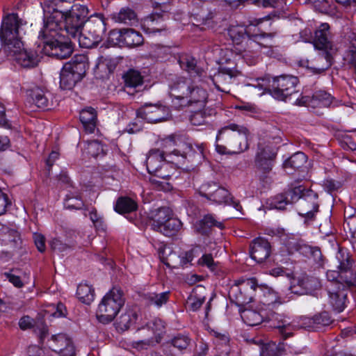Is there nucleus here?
<instances>
[{"mask_svg":"<svg viewBox=\"0 0 356 356\" xmlns=\"http://www.w3.org/2000/svg\"><path fill=\"white\" fill-rule=\"evenodd\" d=\"M248 129L245 127L235 123L222 127L216 136V151L221 154L243 152L248 148Z\"/></svg>","mask_w":356,"mask_h":356,"instance_id":"1","label":"nucleus"},{"mask_svg":"<svg viewBox=\"0 0 356 356\" xmlns=\"http://www.w3.org/2000/svg\"><path fill=\"white\" fill-rule=\"evenodd\" d=\"M169 88L170 96L179 100L181 106H203L208 99L207 90L191 78L176 77L170 82Z\"/></svg>","mask_w":356,"mask_h":356,"instance_id":"2","label":"nucleus"},{"mask_svg":"<svg viewBox=\"0 0 356 356\" xmlns=\"http://www.w3.org/2000/svg\"><path fill=\"white\" fill-rule=\"evenodd\" d=\"M298 79L291 75H281L275 77H264L254 80L252 83H247L245 86L253 90H258L260 95L265 92L269 93L277 100L286 101L293 94L297 92L296 87Z\"/></svg>","mask_w":356,"mask_h":356,"instance_id":"3","label":"nucleus"},{"mask_svg":"<svg viewBox=\"0 0 356 356\" xmlns=\"http://www.w3.org/2000/svg\"><path fill=\"white\" fill-rule=\"evenodd\" d=\"M124 304L123 292L120 289L113 287L102 298L99 304L96 316L104 324L113 321Z\"/></svg>","mask_w":356,"mask_h":356,"instance_id":"4","label":"nucleus"},{"mask_svg":"<svg viewBox=\"0 0 356 356\" xmlns=\"http://www.w3.org/2000/svg\"><path fill=\"white\" fill-rule=\"evenodd\" d=\"M277 150L273 143L264 139H260L257 144V151L254 164L259 179L265 183L270 181L268 175L271 172Z\"/></svg>","mask_w":356,"mask_h":356,"instance_id":"5","label":"nucleus"},{"mask_svg":"<svg viewBox=\"0 0 356 356\" xmlns=\"http://www.w3.org/2000/svg\"><path fill=\"white\" fill-rule=\"evenodd\" d=\"M89 9L86 5L74 3L62 23L60 33H66L67 37H76L88 21Z\"/></svg>","mask_w":356,"mask_h":356,"instance_id":"6","label":"nucleus"},{"mask_svg":"<svg viewBox=\"0 0 356 356\" xmlns=\"http://www.w3.org/2000/svg\"><path fill=\"white\" fill-rule=\"evenodd\" d=\"M199 193L202 197L217 204L232 206L238 211L242 209L240 202L234 199L228 190L217 182L207 181L202 184L200 187Z\"/></svg>","mask_w":356,"mask_h":356,"instance_id":"7","label":"nucleus"},{"mask_svg":"<svg viewBox=\"0 0 356 356\" xmlns=\"http://www.w3.org/2000/svg\"><path fill=\"white\" fill-rule=\"evenodd\" d=\"M338 262L339 270H328L326 277L328 281L327 286H331L334 283L341 285H353V273L351 271L352 261L349 253L343 248H339L336 255Z\"/></svg>","mask_w":356,"mask_h":356,"instance_id":"8","label":"nucleus"},{"mask_svg":"<svg viewBox=\"0 0 356 356\" xmlns=\"http://www.w3.org/2000/svg\"><path fill=\"white\" fill-rule=\"evenodd\" d=\"M21 19L17 14L10 13L3 17L0 29V40L3 50H10L11 47L19 48L22 41L19 38V28Z\"/></svg>","mask_w":356,"mask_h":356,"instance_id":"9","label":"nucleus"},{"mask_svg":"<svg viewBox=\"0 0 356 356\" xmlns=\"http://www.w3.org/2000/svg\"><path fill=\"white\" fill-rule=\"evenodd\" d=\"M257 286V281L254 277L242 280L231 286L229 298L237 306L243 307L252 301L253 293Z\"/></svg>","mask_w":356,"mask_h":356,"instance_id":"10","label":"nucleus"},{"mask_svg":"<svg viewBox=\"0 0 356 356\" xmlns=\"http://www.w3.org/2000/svg\"><path fill=\"white\" fill-rule=\"evenodd\" d=\"M318 195L311 189H307L298 204V215L305 218V222L308 223L315 219L316 213L318 211Z\"/></svg>","mask_w":356,"mask_h":356,"instance_id":"11","label":"nucleus"},{"mask_svg":"<svg viewBox=\"0 0 356 356\" xmlns=\"http://www.w3.org/2000/svg\"><path fill=\"white\" fill-rule=\"evenodd\" d=\"M239 72L234 66H220L218 72L211 77V80L218 90L228 94Z\"/></svg>","mask_w":356,"mask_h":356,"instance_id":"12","label":"nucleus"},{"mask_svg":"<svg viewBox=\"0 0 356 356\" xmlns=\"http://www.w3.org/2000/svg\"><path fill=\"white\" fill-rule=\"evenodd\" d=\"M137 116L147 122L156 123L166 120L170 116V110L161 104H146L137 111Z\"/></svg>","mask_w":356,"mask_h":356,"instance_id":"13","label":"nucleus"},{"mask_svg":"<svg viewBox=\"0 0 356 356\" xmlns=\"http://www.w3.org/2000/svg\"><path fill=\"white\" fill-rule=\"evenodd\" d=\"M352 286L346 284L343 286L337 283L326 286L329 301L334 310L341 312L345 309L347 296Z\"/></svg>","mask_w":356,"mask_h":356,"instance_id":"14","label":"nucleus"},{"mask_svg":"<svg viewBox=\"0 0 356 356\" xmlns=\"http://www.w3.org/2000/svg\"><path fill=\"white\" fill-rule=\"evenodd\" d=\"M297 286L293 285L290 286L291 293L295 294H309L318 297V292L321 291L322 284L320 280L314 276L305 275L299 277L297 280Z\"/></svg>","mask_w":356,"mask_h":356,"instance_id":"15","label":"nucleus"},{"mask_svg":"<svg viewBox=\"0 0 356 356\" xmlns=\"http://www.w3.org/2000/svg\"><path fill=\"white\" fill-rule=\"evenodd\" d=\"M48 346L60 356H75V347L73 342L65 334L52 335L48 340Z\"/></svg>","mask_w":356,"mask_h":356,"instance_id":"16","label":"nucleus"},{"mask_svg":"<svg viewBox=\"0 0 356 356\" xmlns=\"http://www.w3.org/2000/svg\"><path fill=\"white\" fill-rule=\"evenodd\" d=\"M23 43L19 45V48L13 47L10 50H3L8 56L15 57L16 61L23 67L30 68L35 67L39 58L37 54L32 50L22 49Z\"/></svg>","mask_w":356,"mask_h":356,"instance_id":"17","label":"nucleus"},{"mask_svg":"<svg viewBox=\"0 0 356 356\" xmlns=\"http://www.w3.org/2000/svg\"><path fill=\"white\" fill-rule=\"evenodd\" d=\"M271 245L264 238H257L250 244L249 253L250 257L257 263L266 261L271 254Z\"/></svg>","mask_w":356,"mask_h":356,"instance_id":"18","label":"nucleus"},{"mask_svg":"<svg viewBox=\"0 0 356 356\" xmlns=\"http://www.w3.org/2000/svg\"><path fill=\"white\" fill-rule=\"evenodd\" d=\"M330 51H321L311 61H307L306 67L314 74H321L332 65L333 57Z\"/></svg>","mask_w":356,"mask_h":356,"instance_id":"19","label":"nucleus"},{"mask_svg":"<svg viewBox=\"0 0 356 356\" xmlns=\"http://www.w3.org/2000/svg\"><path fill=\"white\" fill-rule=\"evenodd\" d=\"M314 45L321 51L334 52L332 42L330 40V26L327 23L321 24L315 32Z\"/></svg>","mask_w":356,"mask_h":356,"instance_id":"20","label":"nucleus"},{"mask_svg":"<svg viewBox=\"0 0 356 356\" xmlns=\"http://www.w3.org/2000/svg\"><path fill=\"white\" fill-rule=\"evenodd\" d=\"M83 28L86 29V31L102 40L106 31V23L104 15L100 13L91 15Z\"/></svg>","mask_w":356,"mask_h":356,"instance_id":"21","label":"nucleus"},{"mask_svg":"<svg viewBox=\"0 0 356 356\" xmlns=\"http://www.w3.org/2000/svg\"><path fill=\"white\" fill-rule=\"evenodd\" d=\"M0 243L9 249L17 250L21 248L22 240L17 229L3 227L0 229Z\"/></svg>","mask_w":356,"mask_h":356,"instance_id":"22","label":"nucleus"},{"mask_svg":"<svg viewBox=\"0 0 356 356\" xmlns=\"http://www.w3.org/2000/svg\"><path fill=\"white\" fill-rule=\"evenodd\" d=\"M298 100L300 104L313 108L327 107L332 102V97L325 91L318 90L315 92L312 96H304Z\"/></svg>","mask_w":356,"mask_h":356,"instance_id":"23","label":"nucleus"},{"mask_svg":"<svg viewBox=\"0 0 356 356\" xmlns=\"http://www.w3.org/2000/svg\"><path fill=\"white\" fill-rule=\"evenodd\" d=\"M164 20L165 15H161L160 13L155 11L143 19V29L148 34L161 33L166 29Z\"/></svg>","mask_w":356,"mask_h":356,"instance_id":"24","label":"nucleus"},{"mask_svg":"<svg viewBox=\"0 0 356 356\" xmlns=\"http://www.w3.org/2000/svg\"><path fill=\"white\" fill-rule=\"evenodd\" d=\"M213 227L223 229L225 226L222 222L217 220L211 214L204 216L194 225L195 232L202 236H209Z\"/></svg>","mask_w":356,"mask_h":356,"instance_id":"25","label":"nucleus"},{"mask_svg":"<svg viewBox=\"0 0 356 356\" xmlns=\"http://www.w3.org/2000/svg\"><path fill=\"white\" fill-rule=\"evenodd\" d=\"M111 34H118L119 42L130 47L141 45L144 40L143 35L133 29H120L118 31H112Z\"/></svg>","mask_w":356,"mask_h":356,"instance_id":"26","label":"nucleus"},{"mask_svg":"<svg viewBox=\"0 0 356 356\" xmlns=\"http://www.w3.org/2000/svg\"><path fill=\"white\" fill-rule=\"evenodd\" d=\"M63 68L82 79L88 68V58L83 54L75 55L64 65Z\"/></svg>","mask_w":356,"mask_h":356,"instance_id":"27","label":"nucleus"},{"mask_svg":"<svg viewBox=\"0 0 356 356\" xmlns=\"http://www.w3.org/2000/svg\"><path fill=\"white\" fill-rule=\"evenodd\" d=\"M178 62L181 68L186 71L191 76L203 77L206 74L205 71L197 65L196 59L191 55H181L179 57Z\"/></svg>","mask_w":356,"mask_h":356,"instance_id":"28","label":"nucleus"},{"mask_svg":"<svg viewBox=\"0 0 356 356\" xmlns=\"http://www.w3.org/2000/svg\"><path fill=\"white\" fill-rule=\"evenodd\" d=\"M167 151L160 150L159 149H151L146 159V165L148 172L151 175L165 165V155Z\"/></svg>","mask_w":356,"mask_h":356,"instance_id":"29","label":"nucleus"},{"mask_svg":"<svg viewBox=\"0 0 356 356\" xmlns=\"http://www.w3.org/2000/svg\"><path fill=\"white\" fill-rule=\"evenodd\" d=\"M170 216H172V210L166 207L151 210L149 213V218L152 221L153 229L157 232Z\"/></svg>","mask_w":356,"mask_h":356,"instance_id":"30","label":"nucleus"},{"mask_svg":"<svg viewBox=\"0 0 356 356\" xmlns=\"http://www.w3.org/2000/svg\"><path fill=\"white\" fill-rule=\"evenodd\" d=\"M305 327L313 330H319L329 326L333 322L330 315L327 312H323L314 315L312 318H304Z\"/></svg>","mask_w":356,"mask_h":356,"instance_id":"31","label":"nucleus"},{"mask_svg":"<svg viewBox=\"0 0 356 356\" xmlns=\"http://www.w3.org/2000/svg\"><path fill=\"white\" fill-rule=\"evenodd\" d=\"M80 121L85 129L92 133L97 124V111L92 107H88L80 112Z\"/></svg>","mask_w":356,"mask_h":356,"instance_id":"32","label":"nucleus"},{"mask_svg":"<svg viewBox=\"0 0 356 356\" xmlns=\"http://www.w3.org/2000/svg\"><path fill=\"white\" fill-rule=\"evenodd\" d=\"M114 209L120 214L131 213L138 209V203L129 197L122 196L118 198Z\"/></svg>","mask_w":356,"mask_h":356,"instance_id":"33","label":"nucleus"},{"mask_svg":"<svg viewBox=\"0 0 356 356\" xmlns=\"http://www.w3.org/2000/svg\"><path fill=\"white\" fill-rule=\"evenodd\" d=\"M67 38L70 40H74L75 42H78L80 47L87 49L95 47L102 41L99 38H97V37L86 31L84 28L80 30V33L76 37Z\"/></svg>","mask_w":356,"mask_h":356,"instance_id":"34","label":"nucleus"},{"mask_svg":"<svg viewBox=\"0 0 356 356\" xmlns=\"http://www.w3.org/2000/svg\"><path fill=\"white\" fill-rule=\"evenodd\" d=\"M112 19L115 22L125 24L130 26L135 24L138 22L136 12L129 7L122 8L118 13H114Z\"/></svg>","mask_w":356,"mask_h":356,"instance_id":"35","label":"nucleus"},{"mask_svg":"<svg viewBox=\"0 0 356 356\" xmlns=\"http://www.w3.org/2000/svg\"><path fill=\"white\" fill-rule=\"evenodd\" d=\"M343 67L351 76L356 74V36L351 41V47L343 57Z\"/></svg>","mask_w":356,"mask_h":356,"instance_id":"36","label":"nucleus"},{"mask_svg":"<svg viewBox=\"0 0 356 356\" xmlns=\"http://www.w3.org/2000/svg\"><path fill=\"white\" fill-rule=\"evenodd\" d=\"M182 227V222L177 218H173L172 216L166 220L162 225V227L157 232L162 233L166 236H175Z\"/></svg>","mask_w":356,"mask_h":356,"instance_id":"37","label":"nucleus"},{"mask_svg":"<svg viewBox=\"0 0 356 356\" xmlns=\"http://www.w3.org/2000/svg\"><path fill=\"white\" fill-rule=\"evenodd\" d=\"M307 160L305 154L301 152H298L287 159L283 166L286 170H297L305 165Z\"/></svg>","mask_w":356,"mask_h":356,"instance_id":"38","label":"nucleus"},{"mask_svg":"<svg viewBox=\"0 0 356 356\" xmlns=\"http://www.w3.org/2000/svg\"><path fill=\"white\" fill-rule=\"evenodd\" d=\"M277 35V32L266 33L261 31L259 33L252 34L249 39L262 47H271L273 44L274 38Z\"/></svg>","mask_w":356,"mask_h":356,"instance_id":"39","label":"nucleus"},{"mask_svg":"<svg viewBox=\"0 0 356 356\" xmlns=\"http://www.w3.org/2000/svg\"><path fill=\"white\" fill-rule=\"evenodd\" d=\"M280 316L278 314L272 313L268 318L269 321H277V324L274 325V327L279 330L283 339L285 340L287 337L292 335L291 325L288 320L280 319Z\"/></svg>","mask_w":356,"mask_h":356,"instance_id":"40","label":"nucleus"},{"mask_svg":"<svg viewBox=\"0 0 356 356\" xmlns=\"http://www.w3.org/2000/svg\"><path fill=\"white\" fill-rule=\"evenodd\" d=\"M81 79L63 67L60 74V86L63 90H71Z\"/></svg>","mask_w":356,"mask_h":356,"instance_id":"41","label":"nucleus"},{"mask_svg":"<svg viewBox=\"0 0 356 356\" xmlns=\"http://www.w3.org/2000/svg\"><path fill=\"white\" fill-rule=\"evenodd\" d=\"M29 97L37 107L49 109V101L44 91L40 88H34L29 91Z\"/></svg>","mask_w":356,"mask_h":356,"instance_id":"42","label":"nucleus"},{"mask_svg":"<svg viewBox=\"0 0 356 356\" xmlns=\"http://www.w3.org/2000/svg\"><path fill=\"white\" fill-rule=\"evenodd\" d=\"M137 318L136 312L133 309H129L120 316L117 323L118 328L122 331H125L136 323Z\"/></svg>","mask_w":356,"mask_h":356,"instance_id":"43","label":"nucleus"},{"mask_svg":"<svg viewBox=\"0 0 356 356\" xmlns=\"http://www.w3.org/2000/svg\"><path fill=\"white\" fill-rule=\"evenodd\" d=\"M241 316L244 323L250 326L258 325L264 321L263 315L253 309H245Z\"/></svg>","mask_w":356,"mask_h":356,"instance_id":"44","label":"nucleus"},{"mask_svg":"<svg viewBox=\"0 0 356 356\" xmlns=\"http://www.w3.org/2000/svg\"><path fill=\"white\" fill-rule=\"evenodd\" d=\"M78 298L85 304H90L94 299L95 291L92 286L80 284L76 290Z\"/></svg>","mask_w":356,"mask_h":356,"instance_id":"45","label":"nucleus"},{"mask_svg":"<svg viewBox=\"0 0 356 356\" xmlns=\"http://www.w3.org/2000/svg\"><path fill=\"white\" fill-rule=\"evenodd\" d=\"M127 88H136L143 83V77L140 73L135 70H129L123 76Z\"/></svg>","mask_w":356,"mask_h":356,"instance_id":"46","label":"nucleus"},{"mask_svg":"<svg viewBox=\"0 0 356 356\" xmlns=\"http://www.w3.org/2000/svg\"><path fill=\"white\" fill-rule=\"evenodd\" d=\"M228 35L233 42L236 44H241L245 35L248 38L250 35L247 31V28L241 25L231 26L228 29Z\"/></svg>","mask_w":356,"mask_h":356,"instance_id":"47","label":"nucleus"},{"mask_svg":"<svg viewBox=\"0 0 356 356\" xmlns=\"http://www.w3.org/2000/svg\"><path fill=\"white\" fill-rule=\"evenodd\" d=\"M216 112L215 109L206 108L203 111H198L193 113L190 118V120L193 125L200 126L207 123V118L216 115Z\"/></svg>","mask_w":356,"mask_h":356,"instance_id":"48","label":"nucleus"},{"mask_svg":"<svg viewBox=\"0 0 356 356\" xmlns=\"http://www.w3.org/2000/svg\"><path fill=\"white\" fill-rule=\"evenodd\" d=\"M84 152L92 157L106 154L104 146L98 140L88 141L84 147Z\"/></svg>","mask_w":356,"mask_h":356,"instance_id":"49","label":"nucleus"},{"mask_svg":"<svg viewBox=\"0 0 356 356\" xmlns=\"http://www.w3.org/2000/svg\"><path fill=\"white\" fill-rule=\"evenodd\" d=\"M289 204L287 197H285L284 193L277 194L270 198L266 202V207L270 209L284 210L286 205Z\"/></svg>","mask_w":356,"mask_h":356,"instance_id":"50","label":"nucleus"},{"mask_svg":"<svg viewBox=\"0 0 356 356\" xmlns=\"http://www.w3.org/2000/svg\"><path fill=\"white\" fill-rule=\"evenodd\" d=\"M170 292L165 291L161 293H151L145 296L147 302L151 305L161 307L167 303L169 300Z\"/></svg>","mask_w":356,"mask_h":356,"instance_id":"51","label":"nucleus"},{"mask_svg":"<svg viewBox=\"0 0 356 356\" xmlns=\"http://www.w3.org/2000/svg\"><path fill=\"white\" fill-rule=\"evenodd\" d=\"M307 191V188L302 186H298L295 187L289 188L288 190L284 192L285 197H287L289 204H293L297 201L300 202L305 192Z\"/></svg>","mask_w":356,"mask_h":356,"instance_id":"52","label":"nucleus"},{"mask_svg":"<svg viewBox=\"0 0 356 356\" xmlns=\"http://www.w3.org/2000/svg\"><path fill=\"white\" fill-rule=\"evenodd\" d=\"M287 344L280 342L278 344L275 343H268L263 350V355L267 356H282L286 352Z\"/></svg>","mask_w":356,"mask_h":356,"instance_id":"53","label":"nucleus"},{"mask_svg":"<svg viewBox=\"0 0 356 356\" xmlns=\"http://www.w3.org/2000/svg\"><path fill=\"white\" fill-rule=\"evenodd\" d=\"M170 343L175 348L182 350L186 349L189 346L191 343V339L187 334L179 333L171 339Z\"/></svg>","mask_w":356,"mask_h":356,"instance_id":"54","label":"nucleus"},{"mask_svg":"<svg viewBox=\"0 0 356 356\" xmlns=\"http://www.w3.org/2000/svg\"><path fill=\"white\" fill-rule=\"evenodd\" d=\"M64 205L67 209H81L84 206V204L78 193L76 195L70 193L66 195Z\"/></svg>","mask_w":356,"mask_h":356,"instance_id":"55","label":"nucleus"},{"mask_svg":"<svg viewBox=\"0 0 356 356\" xmlns=\"http://www.w3.org/2000/svg\"><path fill=\"white\" fill-rule=\"evenodd\" d=\"M205 299L204 296L197 294V291H193V293L188 298V307L191 311L196 312L201 307Z\"/></svg>","mask_w":356,"mask_h":356,"instance_id":"56","label":"nucleus"},{"mask_svg":"<svg viewBox=\"0 0 356 356\" xmlns=\"http://www.w3.org/2000/svg\"><path fill=\"white\" fill-rule=\"evenodd\" d=\"M197 264L202 266H207L211 271H214L217 267L211 254H204L197 261Z\"/></svg>","mask_w":356,"mask_h":356,"instance_id":"57","label":"nucleus"},{"mask_svg":"<svg viewBox=\"0 0 356 356\" xmlns=\"http://www.w3.org/2000/svg\"><path fill=\"white\" fill-rule=\"evenodd\" d=\"M156 11H158L161 15H165V19L169 17V14L172 10V6L170 1H156Z\"/></svg>","mask_w":356,"mask_h":356,"instance_id":"58","label":"nucleus"},{"mask_svg":"<svg viewBox=\"0 0 356 356\" xmlns=\"http://www.w3.org/2000/svg\"><path fill=\"white\" fill-rule=\"evenodd\" d=\"M174 174L172 168L166 163L161 168H159L156 172L153 173L155 177L162 179H169Z\"/></svg>","mask_w":356,"mask_h":356,"instance_id":"59","label":"nucleus"},{"mask_svg":"<svg viewBox=\"0 0 356 356\" xmlns=\"http://www.w3.org/2000/svg\"><path fill=\"white\" fill-rule=\"evenodd\" d=\"M39 321H36L29 316H24L19 319V326L22 330H25L37 326Z\"/></svg>","mask_w":356,"mask_h":356,"instance_id":"60","label":"nucleus"},{"mask_svg":"<svg viewBox=\"0 0 356 356\" xmlns=\"http://www.w3.org/2000/svg\"><path fill=\"white\" fill-rule=\"evenodd\" d=\"M51 248L54 251L63 252L72 248V247L58 238H54L50 241Z\"/></svg>","mask_w":356,"mask_h":356,"instance_id":"61","label":"nucleus"},{"mask_svg":"<svg viewBox=\"0 0 356 356\" xmlns=\"http://www.w3.org/2000/svg\"><path fill=\"white\" fill-rule=\"evenodd\" d=\"M15 270H11L9 272L4 273V276L6 278L12 283L17 288H21L23 286L24 284L20 278V277L15 273Z\"/></svg>","mask_w":356,"mask_h":356,"instance_id":"62","label":"nucleus"},{"mask_svg":"<svg viewBox=\"0 0 356 356\" xmlns=\"http://www.w3.org/2000/svg\"><path fill=\"white\" fill-rule=\"evenodd\" d=\"M33 239L35 246L39 252H44L46 249L45 246V238L40 234H34Z\"/></svg>","mask_w":356,"mask_h":356,"instance_id":"63","label":"nucleus"},{"mask_svg":"<svg viewBox=\"0 0 356 356\" xmlns=\"http://www.w3.org/2000/svg\"><path fill=\"white\" fill-rule=\"evenodd\" d=\"M341 147L345 150H355L356 143L349 136H345L340 140Z\"/></svg>","mask_w":356,"mask_h":356,"instance_id":"64","label":"nucleus"}]
</instances>
